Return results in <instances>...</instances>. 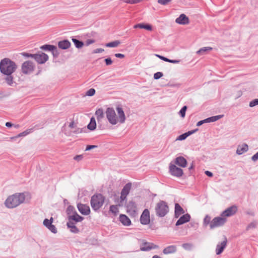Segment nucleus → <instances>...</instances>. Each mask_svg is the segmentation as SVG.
<instances>
[{
    "label": "nucleus",
    "mask_w": 258,
    "mask_h": 258,
    "mask_svg": "<svg viewBox=\"0 0 258 258\" xmlns=\"http://www.w3.org/2000/svg\"><path fill=\"white\" fill-rule=\"evenodd\" d=\"M89 130L91 131L94 130L96 127V123L95 119L94 117H92L90 120V122L87 126Z\"/></svg>",
    "instance_id": "33"
},
{
    "label": "nucleus",
    "mask_w": 258,
    "mask_h": 258,
    "mask_svg": "<svg viewBox=\"0 0 258 258\" xmlns=\"http://www.w3.org/2000/svg\"><path fill=\"white\" fill-rule=\"evenodd\" d=\"M6 81L8 84L11 85L13 83V78L9 75L6 78Z\"/></svg>",
    "instance_id": "55"
},
{
    "label": "nucleus",
    "mask_w": 258,
    "mask_h": 258,
    "mask_svg": "<svg viewBox=\"0 0 258 258\" xmlns=\"http://www.w3.org/2000/svg\"><path fill=\"white\" fill-rule=\"evenodd\" d=\"M117 115L113 108L108 107L105 111V115L108 121L111 125H116L117 123H123L125 121V115L123 109L118 106L116 108Z\"/></svg>",
    "instance_id": "1"
},
{
    "label": "nucleus",
    "mask_w": 258,
    "mask_h": 258,
    "mask_svg": "<svg viewBox=\"0 0 258 258\" xmlns=\"http://www.w3.org/2000/svg\"><path fill=\"white\" fill-rule=\"evenodd\" d=\"M186 109L187 107L186 106H184L180 110L179 114L182 117H184Z\"/></svg>",
    "instance_id": "44"
},
{
    "label": "nucleus",
    "mask_w": 258,
    "mask_h": 258,
    "mask_svg": "<svg viewBox=\"0 0 258 258\" xmlns=\"http://www.w3.org/2000/svg\"><path fill=\"white\" fill-rule=\"evenodd\" d=\"M6 206L9 208H13L16 206V197L15 195L10 196L5 202Z\"/></svg>",
    "instance_id": "17"
},
{
    "label": "nucleus",
    "mask_w": 258,
    "mask_h": 258,
    "mask_svg": "<svg viewBox=\"0 0 258 258\" xmlns=\"http://www.w3.org/2000/svg\"><path fill=\"white\" fill-rule=\"evenodd\" d=\"M104 51V49L102 48H97L95 49L93 51L94 53H101Z\"/></svg>",
    "instance_id": "63"
},
{
    "label": "nucleus",
    "mask_w": 258,
    "mask_h": 258,
    "mask_svg": "<svg viewBox=\"0 0 258 258\" xmlns=\"http://www.w3.org/2000/svg\"><path fill=\"white\" fill-rule=\"evenodd\" d=\"M105 63L107 66L111 65L112 63V61L110 58H105L104 60Z\"/></svg>",
    "instance_id": "56"
},
{
    "label": "nucleus",
    "mask_w": 258,
    "mask_h": 258,
    "mask_svg": "<svg viewBox=\"0 0 258 258\" xmlns=\"http://www.w3.org/2000/svg\"><path fill=\"white\" fill-rule=\"evenodd\" d=\"M212 49V48L211 47H204L202 48H201L200 50H199L197 53L198 54H203L205 52L211 50Z\"/></svg>",
    "instance_id": "38"
},
{
    "label": "nucleus",
    "mask_w": 258,
    "mask_h": 258,
    "mask_svg": "<svg viewBox=\"0 0 258 258\" xmlns=\"http://www.w3.org/2000/svg\"><path fill=\"white\" fill-rule=\"evenodd\" d=\"M141 223L143 225H148L150 222V212L148 209H145L142 213L140 219Z\"/></svg>",
    "instance_id": "13"
},
{
    "label": "nucleus",
    "mask_w": 258,
    "mask_h": 258,
    "mask_svg": "<svg viewBox=\"0 0 258 258\" xmlns=\"http://www.w3.org/2000/svg\"><path fill=\"white\" fill-rule=\"evenodd\" d=\"M67 212L69 216L73 215L77 212L75 208L72 206H69L68 207Z\"/></svg>",
    "instance_id": "39"
},
{
    "label": "nucleus",
    "mask_w": 258,
    "mask_h": 258,
    "mask_svg": "<svg viewBox=\"0 0 258 258\" xmlns=\"http://www.w3.org/2000/svg\"><path fill=\"white\" fill-rule=\"evenodd\" d=\"M248 150V146L246 144H243L241 145H239L236 150V154L238 155H241L243 153L247 152Z\"/></svg>",
    "instance_id": "24"
},
{
    "label": "nucleus",
    "mask_w": 258,
    "mask_h": 258,
    "mask_svg": "<svg viewBox=\"0 0 258 258\" xmlns=\"http://www.w3.org/2000/svg\"><path fill=\"white\" fill-rule=\"evenodd\" d=\"M171 0H158V3L162 5H167L170 3Z\"/></svg>",
    "instance_id": "49"
},
{
    "label": "nucleus",
    "mask_w": 258,
    "mask_h": 258,
    "mask_svg": "<svg viewBox=\"0 0 258 258\" xmlns=\"http://www.w3.org/2000/svg\"><path fill=\"white\" fill-rule=\"evenodd\" d=\"M119 201L117 200L116 203H117V205H111L110 206L109 211L111 212L114 216L117 215L119 213V210L118 208V202Z\"/></svg>",
    "instance_id": "30"
},
{
    "label": "nucleus",
    "mask_w": 258,
    "mask_h": 258,
    "mask_svg": "<svg viewBox=\"0 0 258 258\" xmlns=\"http://www.w3.org/2000/svg\"><path fill=\"white\" fill-rule=\"evenodd\" d=\"M95 115L98 120L102 119L104 117V112L103 109L102 108L97 109L95 112Z\"/></svg>",
    "instance_id": "34"
},
{
    "label": "nucleus",
    "mask_w": 258,
    "mask_h": 258,
    "mask_svg": "<svg viewBox=\"0 0 258 258\" xmlns=\"http://www.w3.org/2000/svg\"><path fill=\"white\" fill-rule=\"evenodd\" d=\"M158 247V245H155L153 243L145 242L142 244L140 249L142 251H149L152 249H156Z\"/></svg>",
    "instance_id": "19"
},
{
    "label": "nucleus",
    "mask_w": 258,
    "mask_h": 258,
    "mask_svg": "<svg viewBox=\"0 0 258 258\" xmlns=\"http://www.w3.org/2000/svg\"><path fill=\"white\" fill-rule=\"evenodd\" d=\"M95 41L93 39H88L86 41V45L88 46L93 43H94Z\"/></svg>",
    "instance_id": "62"
},
{
    "label": "nucleus",
    "mask_w": 258,
    "mask_h": 258,
    "mask_svg": "<svg viewBox=\"0 0 258 258\" xmlns=\"http://www.w3.org/2000/svg\"><path fill=\"white\" fill-rule=\"evenodd\" d=\"M256 226V222H252L247 225V226L246 227V230H248L250 229L254 228H255Z\"/></svg>",
    "instance_id": "48"
},
{
    "label": "nucleus",
    "mask_w": 258,
    "mask_h": 258,
    "mask_svg": "<svg viewBox=\"0 0 258 258\" xmlns=\"http://www.w3.org/2000/svg\"><path fill=\"white\" fill-rule=\"evenodd\" d=\"M71 46L70 42L68 40H63L58 42V46L61 49H67Z\"/></svg>",
    "instance_id": "26"
},
{
    "label": "nucleus",
    "mask_w": 258,
    "mask_h": 258,
    "mask_svg": "<svg viewBox=\"0 0 258 258\" xmlns=\"http://www.w3.org/2000/svg\"><path fill=\"white\" fill-rule=\"evenodd\" d=\"M251 160L253 162H255L258 160V152L252 156Z\"/></svg>",
    "instance_id": "61"
},
{
    "label": "nucleus",
    "mask_w": 258,
    "mask_h": 258,
    "mask_svg": "<svg viewBox=\"0 0 258 258\" xmlns=\"http://www.w3.org/2000/svg\"><path fill=\"white\" fill-rule=\"evenodd\" d=\"M175 22L180 25H187L189 24V20L185 14H182L175 20Z\"/></svg>",
    "instance_id": "20"
},
{
    "label": "nucleus",
    "mask_w": 258,
    "mask_h": 258,
    "mask_svg": "<svg viewBox=\"0 0 258 258\" xmlns=\"http://www.w3.org/2000/svg\"><path fill=\"white\" fill-rule=\"evenodd\" d=\"M155 55L158 57V58H159L160 59H161V60H163L165 61H166V62H168L169 61V59H168V58H166L163 56H162V55H159V54H155Z\"/></svg>",
    "instance_id": "54"
},
{
    "label": "nucleus",
    "mask_w": 258,
    "mask_h": 258,
    "mask_svg": "<svg viewBox=\"0 0 258 258\" xmlns=\"http://www.w3.org/2000/svg\"><path fill=\"white\" fill-rule=\"evenodd\" d=\"M15 67V63L8 58H4L0 62L1 72L8 76L11 75L14 71Z\"/></svg>",
    "instance_id": "2"
},
{
    "label": "nucleus",
    "mask_w": 258,
    "mask_h": 258,
    "mask_svg": "<svg viewBox=\"0 0 258 258\" xmlns=\"http://www.w3.org/2000/svg\"><path fill=\"white\" fill-rule=\"evenodd\" d=\"M73 221V220L69 219V222L67 224L68 228H70V226H75Z\"/></svg>",
    "instance_id": "57"
},
{
    "label": "nucleus",
    "mask_w": 258,
    "mask_h": 258,
    "mask_svg": "<svg viewBox=\"0 0 258 258\" xmlns=\"http://www.w3.org/2000/svg\"><path fill=\"white\" fill-rule=\"evenodd\" d=\"M119 221L124 226H128L131 225V221L130 218L124 214H120L119 217Z\"/></svg>",
    "instance_id": "22"
},
{
    "label": "nucleus",
    "mask_w": 258,
    "mask_h": 258,
    "mask_svg": "<svg viewBox=\"0 0 258 258\" xmlns=\"http://www.w3.org/2000/svg\"><path fill=\"white\" fill-rule=\"evenodd\" d=\"M134 28L135 29L141 28V29H145L146 30L151 31L152 30V27L150 25H145L144 24H138L134 25Z\"/></svg>",
    "instance_id": "32"
},
{
    "label": "nucleus",
    "mask_w": 258,
    "mask_h": 258,
    "mask_svg": "<svg viewBox=\"0 0 258 258\" xmlns=\"http://www.w3.org/2000/svg\"><path fill=\"white\" fill-rule=\"evenodd\" d=\"M183 248L186 250H190L192 247V244L189 243H184L182 245Z\"/></svg>",
    "instance_id": "46"
},
{
    "label": "nucleus",
    "mask_w": 258,
    "mask_h": 258,
    "mask_svg": "<svg viewBox=\"0 0 258 258\" xmlns=\"http://www.w3.org/2000/svg\"><path fill=\"white\" fill-rule=\"evenodd\" d=\"M223 115H218L211 116L205 119L206 123L216 121L223 117Z\"/></svg>",
    "instance_id": "31"
},
{
    "label": "nucleus",
    "mask_w": 258,
    "mask_h": 258,
    "mask_svg": "<svg viewBox=\"0 0 258 258\" xmlns=\"http://www.w3.org/2000/svg\"><path fill=\"white\" fill-rule=\"evenodd\" d=\"M95 90L93 88H91L86 92V95L88 96H92L95 94Z\"/></svg>",
    "instance_id": "43"
},
{
    "label": "nucleus",
    "mask_w": 258,
    "mask_h": 258,
    "mask_svg": "<svg viewBox=\"0 0 258 258\" xmlns=\"http://www.w3.org/2000/svg\"><path fill=\"white\" fill-rule=\"evenodd\" d=\"M51 52H52V53L53 54V55L55 57H57V56L58 55V50L57 49V48L56 47L55 49H54L53 50H51Z\"/></svg>",
    "instance_id": "58"
},
{
    "label": "nucleus",
    "mask_w": 258,
    "mask_h": 258,
    "mask_svg": "<svg viewBox=\"0 0 258 258\" xmlns=\"http://www.w3.org/2000/svg\"><path fill=\"white\" fill-rule=\"evenodd\" d=\"M31 132H32V128L28 129L25 131L17 135V138L26 136Z\"/></svg>",
    "instance_id": "41"
},
{
    "label": "nucleus",
    "mask_w": 258,
    "mask_h": 258,
    "mask_svg": "<svg viewBox=\"0 0 258 258\" xmlns=\"http://www.w3.org/2000/svg\"><path fill=\"white\" fill-rule=\"evenodd\" d=\"M72 41L73 42V43H74L75 46L77 48H81L83 47V46L84 45V43L81 41H80L77 39H75V38H73L72 39Z\"/></svg>",
    "instance_id": "36"
},
{
    "label": "nucleus",
    "mask_w": 258,
    "mask_h": 258,
    "mask_svg": "<svg viewBox=\"0 0 258 258\" xmlns=\"http://www.w3.org/2000/svg\"><path fill=\"white\" fill-rule=\"evenodd\" d=\"M20 55L25 57H31L33 58V54H31L27 52H22L20 53Z\"/></svg>",
    "instance_id": "53"
},
{
    "label": "nucleus",
    "mask_w": 258,
    "mask_h": 258,
    "mask_svg": "<svg viewBox=\"0 0 258 258\" xmlns=\"http://www.w3.org/2000/svg\"><path fill=\"white\" fill-rule=\"evenodd\" d=\"M126 212L131 216L135 217L137 214V207L136 203L131 201H129L126 206Z\"/></svg>",
    "instance_id": "11"
},
{
    "label": "nucleus",
    "mask_w": 258,
    "mask_h": 258,
    "mask_svg": "<svg viewBox=\"0 0 258 258\" xmlns=\"http://www.w3.org/2000/svg\"><path fill=\"white\" fill-rule=\"evenodd\" d=\"M226 218L223 217H215L210 223V228L214 229L216 227H220L225 223L226 222Z\"/></svg>",
    "instance_id": "10"
},
{
    "label": "nucleus",
    "mask_w": 258,
    "mask_h": 258,
    "mask_svg": "<svg viewBox=\"0 0 258 258\" xmlns=\"http://www.w3.org/2000/svg\"><path fill=\"white\" fill-rule=\"evenodd\" d=\"M155 210L158 216L163 217L168 212L169 208L165 202L161 201L156 204Z\"/></svg>",
    "instance_id": "5"
},
{
    "label": "nucleus",
    "mask_w": 258,
    "mask_h": 258,
    "mask_svg": "<svg viewBox=\"0 0 258 258\" xmlns=\"http://www.w3.org/2000/svg\"><path fill=\"white\" fill-rule=\"evenodd\" d=\"M82 129L77 127V123L74 121L69 123L68 126H64L63 132L67 136H72L73 134H79L82 133Z\"/></svg>",
    "instance_id": "4"
},
{
    "label": "nucleus",
    "mask_w": 258,
    "mask_h": 258,
    "mask_svg": "<svg viewBox=\"0 0 258 258\" xmlns=\"http://www.w3.org/2000/svg\"><path fill=\"white\" fill-rule=\"evenodd\" d=\"M48 229L52 233H57V229L55 226L52 224L49 225V227H48Z\"/></svg>",
    "instance_id": "47"
},
{
    "label": "nucleus",
    "mask_w": 258,
    "mask_h": 258,
    "mask_svg": "<svg viewBox=\"0 0 258 258\" xmlns=\"http://www.w3.org/2000/svg\"><path fill=\"white\" fill-rule=\"evenodd\" d=\"M35 69L34 63L30 60L24 61L21 66V72L25 75H29L33 72Z\"/></svg>",
    "instance_id": "8"
},
{
    "label": "nucleus",
    "mask_w": 258,
    "mask_h": 258,
    "mask_svg": "<svg viewBox=\"0 0 258 258\" xmlns=\"http://www.w3.org/2000/svg\"><path fill=\"white\" fill-rule=\"evenodd\" d=\"M31 199L29 192H23L17 195V206L20 204L29 203Z\"/></svg>",
    "instance_id": "9"
},
{
    "label": "nucleus",
    "mask_w": 258,
    "mask_h": 258,
    "mask_svg": "<svg viewBox=\"0 0 258 258\" xmlns=\"http://www.w3.org/2000/svg\"><path fill=\"white\" fill-rule=\"evenodd\" d=\"M175 164L182 167H186L187 165L186 160L182 156L178 157L175 159Z\"/></svg>",
    "instance_id": "25"
},
{
    "label": "nucleus",
    "mask_w": 258,
    "mask_h": 258,
    "mask_svg": "<svg viewBox=\"0 0 258 258\" xmlns=\"http://www.w3.org/2000/svg\"><path fill=\"white\" fill-rule=\"evenodd\" d=\"M190 216L188 214H186L182 215L179 218L176 223V226H179L185 223L188 222L190 220Z\"/></svg>",
    "instance_id": "21"
},
{
    "label": "nucleus",
    "mask_w": 258,
    "mask_h": 258,
    "mask_svg": "<svg viewBox=\"0 0 258 258\" xmlns=\"http://www.w3.org/2000/svg\"><path fill=\"white\" fill-rule=\"evenodd\" d=\"M70 231L74 233H77L79 231L78 228L76 226H70Z\"/></svg>",
    "instance_id": "52"
},
{
    "label": "nucleus",
    "mask_w": 258,
    "mask_h": 258,
    "mask_svg": "<svg viewBox=\"0 0 258 258\" xmlns=\"http://www.w3.org/2000/svg\"><path fill=\"white\" fill-rule=\"evenodd\" d=\"M77 208L79 211L83 215H88L90 213V209L88 206L85 204H78Z\"/></svg>",
    "instance_id": "18"
},
{
    "label": "nucleus",
    "mask_w": 258,
    "mask_h": 258,
    "mask_svg": "<svg viewBox=\"0 0 258 258\" xmlns=\"http://www.w3.org/2000/svg\"><path fill=\"white\" fill-rule=\"evenodd\" d=\"M56 48V46L52 45L45 44L41 46L40 49L44 50H48L51 51L52 50Z\"/></svg>",
    "instance_id": "35"
},
{
    "label": "nucleus",
    "mask_w": 258,
    "mask_h": 258,
    "mask_svg": "<svg viewBox=\"0 0 258 258\" xmlns=\"http://www.w3.org/2000/svg\"><path fill=\"white\" fill-rule=\"evenodd\" d=\"M198 131V129H196L194 130L188 131L184 134H183L180 136H179L177 139H176V141H182L185 140L187 137L189 136L192 135V134L195 133Z\"/></svg>",
    "instance_id": "27"
},
{
    "label": "nucleus",
    "mask_w": 258,
    "mask_h": 258,
    "mask_svg": "<svg viewBox=\"0 0 258 258\" xmlns=\"http://www.w3.org/2000/svg\"><path fill=\"white\" fill-rule=\"evenodd\" d=\"M48 56L43 52L33 54V58H34L39 64L44 63L48 60Z\"/></svg>",
    "instance_id": "12"
},
{
    "label": "nucleus",
    "mask_w": 258,
    "mask_h": 258,
    "mask_svg": "<svg viewBox=\"0 0 258 258\" xmlns=\"http://www.w3.org/2000/svg\"><path fill=\"white\" fill-rule=\"evenodd\" d=\"M257 105H258V99H255L252 100L250 102L249 104V106L251 107H254Z\"/></svg>",
    "instance_id": "50"
},
{
    "label": "nucleus",
    "mask_w": 258,
    "mask_h": 258,
    "mask_svg": "<svg viewBox=\"0 0 258 258\" xmlns=\"http://www.w3.org/2000/svg\"><path fill=\"white\" fill-rule=\"evenodd\" d=\"M227 243V239L225 236H223V241L218 243L216 246V253L217 255L220 254L226 246Z\"/></svg>",
    "instance_id": "15"
},
{
    "label": "nucleus",
    "mask_w": 258,
    "mask_h": 258,
    "mask_svg": "<svg viewBox=\"0 0 258 258\" xmlns=\"http://www.w3.org/2000/svg\"><path fill=\"white\" fill-rule=\"evenodd\" d=\"M68 219L74 220L76 222H81L84 219V217L80 216L76 212L74 214L68 216Z\"/></svg>",
    "instance_id": "29"
},
{
    "label": "nucleus",
    "mask_w": 258,
    "mask_h": 258,
    "mask_svg": "<svg viewBox=\"0 0 258 258\" xmlns=\"http://www.w3.org/2000/svg\"><path fill=\"white\" fill-rule=\"evenodd\" d=\"M115 56L117 58H123L124 57V55L121 53H115Z\"/></svg>",
    "instance_id": "64"
},
{
    "label": "nucleus",
    "mask_w": 258,
    "mask_h": 258,
    "mask_svg": "<svg viewBox=\"0 0 258 258\" xmlns=\"http://www.w3.org/2000/svg\"><path fill=\"white\" fill-rule=\"evenodd\" d=\"M105 201L104 197L100 194L94 195L92 197L90 204L92 208L95 211L98 210L103 205Z\"/></svg>",
    "instance_id": "3"
},
{
    "label": "nucleus",
    "mask_w": 258,
    "mask_h": 258,
    "mask_svg": "<svg viewBox=\"0 0 258 258\" xmlns=\"http://www.w3.org/2000/svg\"><path fill=\"white\" fill-rule=\"evenodd\" d=\"M120 43V41L116 40L106 44V46L108 47H116Z\"/></svg>",
    "instance_id": "37"
},
{
    "label": "nucleus",
    "mask_w": 258,
    "mask_h": 258,
    "mask_svg": "<svg viewBox=\"0 0 258 258\" xmlns=\"http://www.w3.org/2000/svg\"><path fill=\"white\" fill-rule=\"evenodd\" d=\"M184 211L183 208L179 205V204L176 203L175 204V217L178 218L180 215L183 214Z\"/></svg>",
    "instance_id": "28"
},
{
    "label": "nucleus",
    "mask_w": 258,
    "mask_h": 258,
    "mask_svg": "<svg viewBox=\"0 0 258 258\" xmlns=\"http://www.w3.org/2000/svg\"><path fill=\"white\" fill-rule=\"evenodd\" d=\"M163 76V74L161 72H157L154 74V78L155 80H158Z\"/></svg>",
    "instance_id": "51"
},
{
    "label": "nucleus",
    "mask_w": 258,
    "mask_h": 258,
    "mask_svg": "<svg viewBox=\"0 0 258 258\" xmlns=\"http://www.w3.org/2000/svg\"><path fill=\"white\" fill-rule=\"evenodd\" d=\"M131 183L126 184L122 189L120 193V197L118 199L119 202H118L119 207H122L124 205V203L126 201V197L128 195L131 189Z\"/></svg>",
    "instance_id": "6"
},
{
    "label": "nucleus",
    "mask_w": 258,
    "mask_h": 258,
    "mask_svg": "<svg viewBox=\"0 0 258 258\" xmlns=\"http://www.w3.org/2000/svg\"><path fill=\"white\" fill-rule=\"evenodd\" d=\"M131 183L126 184L122 189L120 193V197L118 199L119 202H118L119 207H122L124 205V203L126 201V197L128 195L131 189Z\"/></svg>",
    "instance_id": "7"
},
{
    "label": "nucleus",
    "mask_w": 258,
    "mask_h": 258,
    "mask_svg": "<svg viewBox=\"0 0 258 258\" xmlns=\"http://www.w3.org/2000/svg\"><path fill=\"white\" fill-rule=\"evenodd\" d=\"M97 147V146L96 145H88L87 146L86 148V151H89L93 149L96 148Z\"/></svg>",
    "instance_id": "59"
},
{
    "label": "nucleus",
    "mask_w": 258,
    "mask_h": 258,
    "mask_svg": "<svg viewBox=\"0 0 258 258\" xmlns=\"http://www.w3.org/2000/svg\"><path fill=\"white\" fill-rule=\"evenodd\" d=\"M169 169L171 174L174 176L179 177L183 175L182 169L176 167L174 165H170Z\"/></svg>",
    "instance_id": "16"
},
{
    "label": "nucleus",
    "mask_w": 258,
    "mask_h": 258,
    "mask_svg": "<svg viewBox=\"0 0 258 258\" xmlns=\"http://www.w3.org/2000/svg\"><path fill=\"white\" fill-rule=\"evenodd\" d=\"M83 157L82 155H80L76 156L75 157H74V160H75L77 161H79L83 159Z\"/></svg>",
    "instance_id": "60"
},
{
    "label": "nucleus",
    "mask_w": 258,
    "mask_h": 258,
    "mask_svg": "<svg viewBox=\"0 0 258 258\" xmlns=\"http://www.w3.org/2000/svg\"><path fill=\"white\" fill-rule=\"evenodd\" d=\"M53 222V218H51L49 220L48 219H45L43 221V225L48 228L49 225H51Z\"/></svg>",
    "instance_id": "40"
},
{
    "label": "nucleus",
    "mask_w": 258,
    "mask_h": 258,
    "mask_svg": "<svg viewBox=\"0 0 258 258\" xmlns=\"http://www.w3.org/2000/svg\"><path fill=\"white\" fill-rule=\"evenodd\" d=\"M237 211V208L236 206H232L224 210L221 216L225 218V217H230L233 215Z\"/></svg>",
    "instance_id": "14"
},
{
    "label": "nucleus",
    "mask_w": 258,
    "mask_h": 258,
    "mask_svg": "<svg viewBox=\"0 0 258 258\" xmlns=\"http://www.w3.org/2000/svg\"><path fill=\"white\" fill-rule=\"evenodd\" d=\"M123 2L127 4H134L140 3L142 0H122Z\"/></svg>",
    "instance_id": "45"
},
{
    "label": "nucleus",
    "mask_w": 258,
    "mask_h": 258,
    "mask_svg": "<svg viewBox=\"0 0 258 258\" xmlns=\"http://www.w3.org/2000/svg\"><path fill=\"white\" fill-rule=\"evenodd\" d=\"M177 251V247L176 245H172L165 247L163 250V253L165 254H169L174 253Z\"/></svg>",
    "instance_id": "23"
},
{
    "label": "nucleus",
    "mask_w": 258,
    "mask_h": 258,
    "mask_svg": "<svg viewBox=\"0 0 258 258\" xmlns=\"http://www.w3.org/2000/svg\"><path fill=\"white\" fill-rule=\"evenodd\" d=\"M211 217L209 216V215H207L204 219V221H203L204 225L205 226H207L209 224L210 225V223L211 222Z\"/></svg>",
    "instance_id": "42"
}]
</instances>
